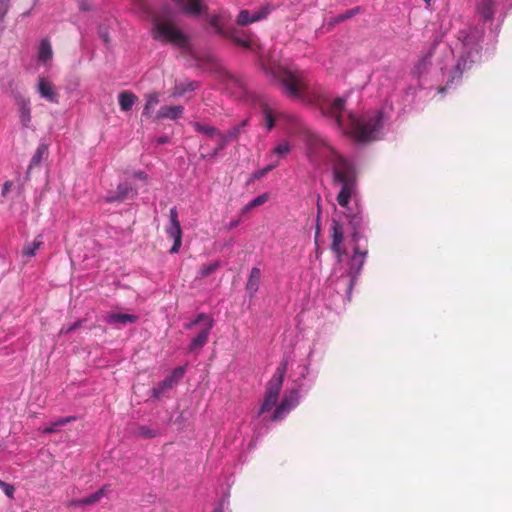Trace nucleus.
Instances as JSON below:
<instances>
[{
    "instance_id": "nucleus-1",
    "label": "nucleus",
    "mask_w": 512,
    "mask_h": 512,
    "mask_svg": "<svg viewBox=\"0 0 512 512\" xmlns=\"http://www.w3.org/2000/svg\"><path fill=\"white\" fill-rule=\"evenodd\" d=\"M261 69L278 80L285 93L294 100L312 102L308 84L300 71H291L280 65L270 53H260L258 59ZM313 102L324 117L344 134L349 135L358 143H367L378 139L383 126V113L373 111L357 117L352 112H345V98H329L314 96Z\"/></svg>"
},
{
    "instance_id": "nucleus-2",
    "label": "nucleus",
    "mask_w": 512,
    "mask_h": 512,
    "mask_svg": "<svg viewBox=\"0 0 512 512\" xmlns=\"http://www.w3.org/2000/svg\"><path fill=\"white\" fill-rule=\"evenodd\" d=\"M307 145L308 155L312 161L323 158L330 165L332 184L339 187L337 203L340 207L346 208L358 195L359 172L355 161L340 154L315 134L308 135Z\"/></svg>"
},
{
    "instance_id": "nucleus-3",
    "label": "nucleus",
    "mask_w": 512,
    "mask_h": 512,
    "mask_svg": "<svg viewBox=\"0 0 512 512\" xmlns=\"http://www.w3.org/2000/svg\"><path fill=\"white\" fill-rule=\"evenodd\" d=\"M151 37L184 51L190 48L189 37L177 26L172 13L167 9L153 14Z\"/></svg>"
},
{
    "instance_id": "nucleus-4",
    "label": "nucleus",
    "mask_w": 512,
    "mask_h": 512,
    "mask_svg": "<svg viewBox=\"0 0 512 512\" xmlns=\"http://www.w3.org/2000/svg\"><path fill=\"white\" fill-rule=\"evenodd\" d=\"M203 323L200 332L191 340L188 351L194 352L203 348L208 342L209 334L213 328L214 320L205 313H199L197 317L184 325L186 329H193L196 325Z\"/></svg>"
},
{
    "instance_id": "nucleus-5",
    "label": "nucleus",
    "mask_w": 512,
    "mask_h": 512,
    "mask_svg": "<svg viewBox=\"0 0 512 512\" xmlns=\"http://www.w3.org/2000/svg\"><path fill=\"white\" fill-rule=\"evenodd\" d=\"M170 225L166 228V233L173 239L174 243L170 253H177L182 245V230L178 220V212L175 207L170 209Z\"/></svg>"
},
{
    "instance_id": "nucleus-6",
    "label": "nucleus",
    "mask_w": 512,
    "mask_h": 512,
    "mask_svg": "<svg viewBox=\"0 0 512 512\" xmlns=\"http://www.w3.org/2000/svg\"><path fill=\"white\" fill-rule=\"evenodd\" d=\"M273 10L270 4L261 6L258 10L250 12L249 10H241L237 16L236 23L241 26L265 19Z\"/></svg>"
},
{
    "instance_id": "nucleus-7",
    "label": "nucleus",
    "mask_w": 512,
    "mask_h": 512,
    "mask_svg": "<svg viewBox=\"0 0 512 512\" xmlns=\"http://www.w3.org/2000/svg\"><path fill=\"white\" fill-rule=\"evenodd\" d=\"M331 232V250L336 254L338 261H342V257L346 255V249L343 247L344 230L339 221L333 220L330 226Z\"/></svg>"
},
{
    "instance_id": "nucleus-8",
    "label": "nucleus",
    "mask_w": 512,
    "mask_h": 512,
    "mask_svg": "<svg viewBox=\"0 0 512 512\" xmlns=\"http://www.w3.org/2000/svg\"><path fill=\"white\" fill-rule=\"evenodd\" d=\"M299 401V392L297 390H292L289 395H286L280 402V404L275 408L271 421L281 420L286 413H288L292 408H294Z\"/></svg>"
},
{
    "instance_id": "nucleus-9",
    "label": "nucleus",
    "mask_w": 512,
    "mask_h": 512,
    "mask_svg": "<svg viewBox=\"0 0 512 512\" xmlns=\"http://www.w3.org/2000/svg\"><path fill=\"white\" fill-rule=\"evenodd\" d=\"M287 372V361L283 360L277 367L273 377L267 384L266 394L279 397L280 391L283 386V380Z\"/></svg>"
},
{
    "instance_id": "nucleus-10",
    "label": "nucleus",
    "mask_w": 512,
    "mask_h": 512,
    "mask_svg": "<svg viewBox=\"0 0 512 512\" xmlns=\"http://www.w3.org/2000/svg\"><path fill=\"white\" fill-rule=\"evenodd\" d=\"M367 256V250H361L359 246H355L353 249V255L348 262V275L353 281L361 272L365 259Z\"/></svg>"
},
{
    "instance_id": "nucleus-11",
    "label": "nucleus",
    "mask_w": 512,
    "mask_h": 512,
    "mask_svg": "<svg viewBox=\"0 0 512 512\" xmlns=\"http://www.w3.org/2000/svg\"><path fill=\"white\" fill-rule=\"evenodd\" d=\"M137 195V190L133 188L129 183H120L115 192L106 197V201L112 202H123L127 199H133Z\"/></svg>"
},
{
    "instance_id": "nucleus-12",
    "label": "nucleus",
    "mask_w": 512,
    "mask_h": 512,
    "mask_svg": "<svg viewBox=\"0 0 512 512\" xmlns=\"http://www.w3.org/2000/svg\"><path fill=\"white\" fill-rule=\"evenodd\" d=\"M175 2L181 10L192 16L199 15L201 13H206L208 10L207 5L203 3L202 0H172Z\"/></svg>"
},
{
    "instance_id": "nucleus-13",
    "label": "nucleus",
    "mask_w": 512,
    "mask_h": 512,
    "mask_svg": "<svg viewBox=\"0 0 512 512\" xmlns=\"http://www.w3.org/2000/svg\"><path fill=\"white\" fill-rule=\"evenodd\" d=\"M184 107L181 105L162 106L156 113L155 119L177 120L182 117Z\"/></svg>"
},
{
    "instance_id": "nucleus-14",
    "label": "nucleus",
    "mask_w": 512,
    "mask_h": 512,
    "mask_svg": "<svg viewBox=\"0 0 512 512\" xmlns=\"http://www.w3.org/2000/svg\"><path fill=\"white\" fill-rule=\"evenodd\" d=\"M495 0H479L476 5L477 13L484 21H492L495 15Z\"/></svg>"
},
{
    "instance_id": "nucleus-15",
    "label": "nucleus",
    "mask_w": 512,
    "mask_h": 512,
    "mask_svg": "<svg viewBox=\"0 0 512 512\" xmlns=\"http://www.w3.org/2000/svg\"><path fill=\"white\" fill-rule=\"evenodd\" d=\"M138 317L133 314H126V313H117V312H111L108 313L105 316V322L111 325L114 324H122L126 325L127 323H134L136 322Z\"/></svg>"
},
{
    "instance_id": "nucleus-16",
    "label": "nucleus",
    "mask_w": 512,
    "mask_h": 512,
    "mask_svg": "<svg viewBox=\"0 0 512 512\" xmlns=\"http://www.w3.org/2000/svg\"><path fill=\"white\" fill-rule=\"evenodd\" d=\"M224 37L231 39L234 43L245 49H253V39L250 36L240 35V32L235 29H228Z\"/></svg>"
},
{
    "instance_id": "nucleus-17",
    "label": "nucleus",
    "mask_w": 512,
    "mask_h": 512,
    "mask_svg": "<svg viewBox=\"0 0 512 512\" xmlns=\"http://www.w3.org/2000/svg\"><path fill=\"white\" fill-rule=\"evenodd\" d=\"M38 91L41 97L45 98L46 100L52 103H57V95L50 81L44 78H40L38 81Z\"/></svg>"
},
{
    "instance_id": "nucleus-18",
    "label": "nucleus",
    "mask_w": 512,
    "mask_h": 512,
    "mask_svg": "<svg viewBox=\"0 0 512 512\" xmlns=\"http://www.w3.org/2000/svg\"><path fill=\"white\" fill-rule=\"evenodd\" d=\"M191 125L196 132L203 134L212 140H214L217 136H219V134L221 132L216 127L211 126L206 123L199 122V121L191 122Z\"/></svg>"
},
{
    "instance_id": "nucleus-19",
    "label": "nucleus",
    "mask_w": 512,
    "mask_h": 512,
    "mask_svg": "<svg viewBox=\"0 0 512 512\" xmlns=\"http://www.w3.org/2000/svg\"><path fill=\"white\" fill-rule=\"evenodd\" d=\"M137 96L130 91H122L118 95L120 109L122 111H129L137 101Z\"/></svg>"
},
{
    "instance_id": "nucleus-20",
    "label": "nucleus",
    "mask_w": 512,
    "mask_h": 512,
    "mask_svg": "<svg viewBox=\"0 0 512 512\" xmlns=\"http://www.w3.org/2000/svg\"><path fill=\"white\" fill-rule=\"evenodd\" d=\"M260 279V269L257 267H253L250 271V275L246 283V289L251 295H254L258 291Z\"/></svg>"
},
{
    "instance_id": "nucleus-21",
    "label": "nucleus",
    "mask_w": 512,
    "mask_h": 512,
    "mask_svg": "<svg viewBox=\"0 0 512 512\" xmlns=\"http://www.w3.org/2000/svg\"><path fill=\"white\" fill-rule=\"evenodd\" d=\"M52 56L53 51L49 39H42L38 48V60L42 63H47L52 59Z\"/></svg>"
},
{
    "instance_id": "nucleus-22",
    "label": "nucleus",
    "mask_w": 512,
    "mask_h": 512,
    "mask_svg": "<svg viewBox=\"0 0 512 512\" xmlns=\"http://www.w3.org/2000/svg\"><path fill=\"white\" fill-rule=\"evenodd\" d=\"M146 104L144 106L142 115L146 117H150L152 111L156 107V105L160 102V93L152 92L145 95Z\"/></svg>"
},
{
    "instance_id": "nucleus-23",
    "label": "nucleus",
    "mask_w": 512,
    "mask_h": 512,
    "mask_svg": "<svg viewBox=\"0 0 512 512\" xmlns=\"http://www.w3.org/2000/svg\"><path fill=\"white\" fill-rule=\"evenodd\" d=\"M47 155H48V146L45 143H41L37 147L34 155L31 158L29 169H31L33 166L39 165L41 163V161L45 157H47Z\"/></svg>"
},
{
    "instance_id": "nucleus-24",
    "label": "nucleus",
    "mask_w": 512,
    "mask_h": 512,
    "mask_svg": "<svg viewBox=\"0 0 512 512\" xmlns=\"http://www.w3.org/2000/svg\"><path fill=\"white\" fill-rule=\"evenodd\" d=\"M43 245V241L41 237L38 236L32 242L26 243L23 247L22 253L23 256L28 258L33 257L36 254V251Z\"/></svg>"
},
{
    "instance_id": "nucleus-25",
    "label": "nucleus",
    "mask_w": 512,
    "mask_h": 512,
    "mask_svg": "<svg viewBox=\"0 0 512 512\" xmlns=\"http://www.w3.org/2000/svg\"><path fill=\"white\" fill-rule=\"evenodd\" d=\"M174 383L168 377L161 381L157 386L153 387L152 395L159 398L166 390L171 389Z\"/></svg>"
},
{
    "instance_id": "nucleus-26",
    "label": "nucleus",
    "mask_w": 512,
    "mask_h": 512,
    "mask_svg": "<svg viewBox=\"0 0 512 512\" xmlns=\"http://www.w3.org/2000/svg\"><path fill=\"white\" fill-rule=\"evenodd\" d=\"M209 24L211 27L214 28L215 30V33L220 35V36H225L228 32V29H224L222 27V24H221V17L219 15H212L210 18H209Z\"/></svg>"
},
{
    "instance_id": "nucleus-27",
    "label": "nucleus",
    "mask_w": 512,
    "mask_h": 512,
    "mask_svg": "<svg viewBox=\"0 0 512 512\" xmlns=\"http://www.w3.org/2000/svg\"><path fill=\"white\" fill-rule=\"evenodd\" d=\"M20 121L25 127H28L31 121V109L26 101H23L20 106Z\"/></svg>"
},
{
    "instance_id": "nucleus-28",
    "label": "nucleus",
    "mask_w": 512,
    "mask_h": 512,
    "mask_svg": "<svg viewBox=\"0 0 512 512\" xmlns=\"http://www.w3.org/2000/svg\"><path fill=\"white\" fill-rule=\"evenodd\" d=\"M267 200H268L267 194L259 195L256 198H254L252 201H250L247 205H245L243 207V209L241 210V213L245 214L248 211H250L251 209L263 205Z\"/></svg>"
},
{
    "instance_id": "nucleus-29",
    "label": "nucleus",
    "mask_w": 512,
    "mask_h": 512,
    "mask_svg": "<svg viewBox=\"0 0 512 512\" xmlns=\"http://www.w3.org/2000/svg\"><path fill=\"white\" fill-rule=\"evenodd\" d=\"M278 397L265 394L264 401L260 407L259 415L270 411L277 403Z\"/></svg>"
},
{
    "instance_id": "nucleus-30",
    "label": "nucleus",
    "mask_w": 512,
    "mask_h": 512,
    "mask_svg": "<svg viewBox=\"0 0 512 512\" xmlns=\"http://www.w3.org/2000/svg\"><path fill=\"white\" fill-rule=\"evenodd\" d=\"M246 125H247V120H243L239 125L228 130L226 133H223V136L227 139L228 142L236 140L240 135L241 128Z\"/></svg>"
},
{
    "instance_id": "nucleus-31",
    "label": "nucleus",
    "mask_w": 512,
    "mask_h": 512,
    "mask_svg": "<svg viewBox=\"0 0 512 512\" xmlns=\"http://www.w3.org/2000/svg\"><path fill=\"white\" fill-rule=\"evenodd\" d=\"M220 266L218 261L203 265L199 270V277L206 278L213 272H215Z\"/></svg>"
},
{
    "instance_id": "nucleus-32",
    "label": "nucleus",
    "mask_w": 512,
    "mask_h": 512,
    "mask_svg": "<svg viewBox=\"0 0 512 512\" xmlns=\"http://www.w3.org/2000/svg\"><path fill=\"white\" fill-rule=\"evenodd\" d=\"M196 88H197V83L193 82V81L187 82V83H179V84H176V86H175L174 94L175 95H182L185 92L193 91Z\"/></svg>"
},
{
    "instance_id": "nucleus-33",
    "label": "nucleus",
    "mask_w": 512,
    "mask_h": 512,
    "mask_svg": "<svg viewBox=\"0 0 512 512\" xmlns=\"http://www.w3.org/2000/svg\"><path fill=\"white\" fill-rule=\"evenodd\" d=\"M215 142H216V147L214 148V150L211 152L210 156L213 157V156H216L220 151H222L226 146L227 144L229 143L227 141V139L223 136V133L220 132L219 136H217L215 139Z\"/></svg>"
},
{
    "instance_id": "nucleus-34",
    "label": "nucleus",
    "mask_w": 512,
    "mask_h": 512,
    "mask_svg": "<svg viewBox=\"0 0 512 512\" xmlns=\"http://www.w3.org/2000/svg\"><path fill=\"white\" fill-rule=\"evenodd\" d=\"M290 150V144L287 141H283L273 149L272 153L278 157H285L289 154Z\"/></svg>"
},
{
    "instance_id": "nucleus-35",
    "label": "nucleus",
    "mask_w": 512,
    "mask_h": 512,
    "mask_svg": "<svg viewBox=\"0 0 512 512\" xmlns=\"http://www.w3.org/2000/svg\"><path fill=\"white\" fill-rule=\"evenodd\" d=\"M360 12H361V7H354L352 9L346 10L345 12L339 14L335 20H336V22H343V21H346V20L356 16Z\"/></svg>"
},
{
    "instance_id": "nucleus-36",
    "label": "nucleus",
    "mask_w": 512,
    "mask_h": 512,
    "mask_svg": "<svg viewBox=\"0 0 512 512\" xmlns=\"http://www.w3.org/2000/svg\"><path fill=\"white\" fill-rule=\"evenodd\" d=\"M265 123L268 130H271L275 125V116L273 111L269 107H265L264 110Z\"/></svg>"
},
{
    "instance_id": "nucleus-37",
    "label": "nucleus",
    "mask_w": 512,
    "mask_h": 512,
    "mask_svg": "<svg viewBox=\"0 0 512 512\" xmlns=\"http://www.w3.org/2000/svg\"><path fill=\"white\" fill-rule=\"evenodd\" d=\"M99 500H100V497L95 492V493H93L92 495H90L88 497H85L83 499L75 501L74 503L76 505H91V504H94V503L98 502Z\"/></svg>"
},
{
    "instance_id": "nucleus-38",
    "label": "nucleus",
    "mask_w": 512,
    "mask_h": 512,
    "mask_svg": "<svg viewBox=\"0 0 512 512\" xmlns=\"http://www.w3.org/2000/svg\"><path fill=\"white\" fill-rule=\"evenodd\" d=\"M136 434L144 438H153L156 436V432L147 426H139Z\"/></svg>"
},
{
    "instance_id": "nucleus-39",
    "label": "nucleus",
    "mask_w": 512,
    "mask_h": 512,
    "mask_svg": "<svg viewBox=\"0 0 512 512\" xmlns=\"http://www.w3.org/2000/svg\"><path fill=\"white\" fill-rule=\"evenodd\" d=\"M184 373H185L184 367H177L173 370V372L171 373V375L168 378L170 380H172V382L175 384L184 376Z\"/></svg>"
},
{
    "instance_id": "nucleus-40",
    "label": "nucleus",
    "mask_w": 512,
    "mask_h": 512,
    "mask_svg": "<svg viewBox=\"0 0 512 512\" xmlns=\"http://www.w3.org/2000/svg\"><path fill=\"white\" fill-rule=\"evenodd\" d=\"M277 166H278V161L272 162L269 165H267L265 168H263V169L259 170L257 173H255V177L261 178Z\"/></svg>"
},
{
    "instance_id": "nucleus-41",
    "label": "nucleus",
    "mask_w": 512,
    "mask_h": 512,
    "mask_svg": "<svg viewBox=\"0 0 512 512\" xmlns=\"http://www.w3.org/2000/svg\"><path fill=\"white\" fill-rule=\"evenodd\" d=\"M0 487L3 489L4 493L9 497L13 498L15 488L13 485H10L2 480H0Z\"/></svg>"
},
{
    "instance_id": "nucleus-42",
    "label": "nucleus",
    "mask_w": 512,
    "mask_h": 512,
    "mask_svg": "<svg viewBox=\"0 0 512 512\" xmlns=\"http://www.w3.org/2000/svg\"><path fill=\"white\" fill-rule=\"evenodd\" d=\"M466 65H467V61L465 59H460L458 60L456 66H455V73L458 74V77H461L462 76V73L464 71V69L466 68Z\"/></svg>"
},
{
    "instance_id": "nucleus-43",
    "label": "nucleus",
    "mask_w": 512,
    "mask_h": 512,
    "mask_svg": "<svg viewBox=\"0 0 512 512\" xmlns=\"http://www.w3.org/2000/svg\"><path fill=\"white\" fill-rule=\"evenodd\" d=\"M8 2L9 0H1L0 1V20L2 21L8 11Z\"/></svg>"
},
{
    "instance_id": "nucleus-44",
    "label": "nucleus",
    "mask_w": 512,
    "mask_h": 512,
    "mask_svg": "<svg viewBox=\"0 0 512 512\" xmlns=\"http://www.w3.org/2000/svg\"><path fill=\"white\" fill-rule=\"evenodd\" d=\"M12 186H13V182L12 181H6L3 184L1 195L3 197H6Z\"/></svg>"
},
{
    "instance_id": "nucleus-45",
    "label": "nucleus",
    "mask_w": 512,
    "mask_h": 512,
    "mask_svg": "<svg viewBox=\"0 0 512 512\" xmlns=\"http://www.w3.org/2000/svg\"><path fill=\"white\" fill-rule=\"evenodd\" d=\"M74 419H75L74 417L61 418L54 422V426H57V428H58L60 426L66 425L67 423H69L70 421H72Z\"/></svg>"
},
{
    "instance_id": "nucleus-46",
    "label": "nucleus",
    "mask_w": 512,
    "mask_h": 512,
    "mask_svg": "<svg viewBox=\"0 0 512 512\" xmlns=\"http://www.w3.org/2000/svg\"><path fill=\"white\" fill-rule=\"evenodd\" d=\"M110 492V485H103L96 493L100 497V499L106 496Z\"/></svg>"
},
{
    "instance_id": "nucleus-47",
    "label": "nucleus",
    "mask_w": 512,
    "mask_h": 512,
    "mask_svg": "<svg viewBox=\"0 0 512 512\" xmlns=\"http://www.w3.org/2000/svg\"><path fill=\"white\" fill-rule=\"evenodd\" d=\"M134 178L146 180L147 175L143 171H136L132 175Z\"/></svg>"
},
{
    "instance_id": "nucleus-48",
    "label": "nucleus",
    "mask_w": 512,
    "mask_h": 512,
    "mask_svg": "<svg viewBox=\"0 0 512 512\" xmlns=\"http://www.w3.org/2000/svg\"><path fill=\"white\" fill-rule=\"evenodd\" d=\"M240 222H241V219H240V218L235 219V220H232V221L228 224L227 229L232 230V229L236 228V227L239 225V223H240Z\"/></svg>"
},
{
    "instance_id": "nucleus-49",
    "label": "nucleus",
    "mask_w": 512,
    "mask_h": 512,
    "mask_svg": "<svg viewBox=\"0 0 512 512\" xmlns=\"http://www.w3.org/2000/svg\"><path fill=\"white\" fill-rule=\"evenodd\" d=\"M56 431H57V426H54V422H53V423H51L50 426L46 427L43 432L45 434H50V433H53Z\"/></svg>"
},
{
    "instance_id": "nucleus-50",
    "label": "nucleus",
    "mask_w": 512,
    "mask_h": 512,
    "mask_svg": "<svg viewBox=\"0 0 512 512\" xmlns=\"http://www.w3.org/2000/svg\"><path fill=\"white\" fill-rule=\"evenodd\" d=\"M73 331V327L71 325L69 326H63L60 330V334H69Z\"/></svg>"
},
{
    "instance_id": "nucleus-51",
    "label": "nucleus",
    "mask_w": 512,
    "mask_h": 512,
    "mask_svg": "<svg viewBox=\"0 0 512 512\" xmlns=\"http://www.w3.org/2000/svg\"><path fill=\"white\" fill-rule=\"evenodd\" d=\"M169 141V138L167 136L159 137L156 142L158 145L166 144Z\"/></svg>"
},
{
    "instance_id": "nucleus-52",
    "label": "nucleus",
    "mask_w": 512,
    "mask_h": 512,
    "mask_svg": "<svg viewBox=\"0 0 512 512\" xmlns=\"http://www.w3.org/2000/svg\"><path fill=\"white\" fill-rule=\"evenodd\" d=\"M359 239H360V235H359V233H358L357 231H354V232L352 233V240H353L354 242H358V241H359Z\"/></svg>"
},
{
    "instance_id": "nucleus-53",
    "label": "nucleus",
    "mask_w": 512,
    "mask_h": 512,
    "mask_svg": "<svg viewBox=\"0 0 512 512\" xmlns=\"http://www.w3.org/2000/svg\"><path fill=\"white\" fill-rule=\"evenodd\" d=\"M81 326V321H77L71 325L73 327V331Z\"/></svg>"
},
{
    "instance_id": "nucleus-54",
    "label": "nucleus",
    "mask_w": 512,
    "mask_h": 512,
    "mask_svg": "<svg viewBox=\"0 0 512 512\" xmlns=\"http://www.w3.org/2000/svg\"><path fill=\"white\" fill-rule=\"evenodd\" d=\"M81 326V321H77L71 325L73 327V331Z\"/></svg>"
},
{
    "instance_id": "nucleus-55",
    "label": "nucleus",
    "mask_w": 512,
    "mask_h": 512,
    "mask_svg": "<svg viewBox=\"0 0 512 512\" xmlns=\"http://www.w3.org/2000/svg\"><path fill=\"white\" fill-rule=\"evenodd\" d=\"M103 39H104L105 42H108V36L106 34L103 35Z\"/></svg>"
}]
</instances>
